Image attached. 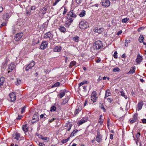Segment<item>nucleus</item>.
<instances>
[{
	"mask_svg": "<svg viewBox=\"0 0 146 146\" xmlns=\"http://www.w3.org/2000/svg\"><path fill=\"white\" fill-rule=\"evenodd\" d=\"M93 46L94 48L95 49V50H98L102 48L103 44L100 40H98L94 43Z\"/></svg>",
	"mask_w": 146,
	"mask_h": 146,
	"instance_id": "nucleus-1",
	"label": "nucleus"
},
{
	"mask_svg": "<svg viewBox=\"0 0 146 146\" xmlns=\"http://www.w3.org/2000/svg\"><path fill=\"white\" fill-rule=\"evenodd\" d=\"M89 26L88 23L85 21H81L79 23V27L81 29L87 28Z\"/></svg>",
	"mask_w": 146,
	"mask_h": 146,
	"instance_id": "nucleus-2",
	"label": "nucleus"
},
{
	"mask_svg": "<svg viewBox=\"0 0 146 146\" xmlns=\"http://www.w3.org/2000/svg\"><path fill=\"white\" fill-rule=\"evenodd\" d=\"M23 35V33H19L16 34L15 36L14 39L17 42L20 40V39Z\"/></svg>",
	"mask_w": 146,
	"mask_h": 146,
	"instance_id": "nucleus-3",
	"label": "nucleus"
},
{
	"mask_svg": "<svg viewBox=\"0 0 146 146\" xmlns=\"http://www.w3.org/2000/svg\"><path fill=\"white\" fill-rule=\"evenodd\" d=\"M53 35L51 33V31H50L45 34L44 35V38H49V39L52 40L53 38Z\"/></svg>",
	"mask_w": 146,
	"mask_h": 146,
	"instance_id": "nucleus-4",
	"label": "nucleus"
},
{
	"mask_svg": "<svg viewBox=\"0 0 146 146\" xmlns=\"http://www.w3.org/2000/svg\"><path fill=\"white\" fill-rule=\"evenodd\" d=\"M39 119V117L38 114L37 113L35 114L33 117V118L31 120V122L32 123H34L37 122Z\"/></svg>",
	"mask_w": 146,
	"mask_h": 146,
	"instance_id": "nucleus-5",
	"label": "nucleus"
},
{
	"mask_svg": "<svg viewBox=\"0 0 146 146\" xmlns=\"http://www.w3.org/2000/svg\"><path fill=\"white\" fill-rule=\"evenodd\" d=\"M35 65V62L33 60L25 68L26 71H28L29 69H31Z\"/></svg>",
	"mask_w": 146,
	"mask_h": 146,
	"instance_id": "nucleus-6",
	"label": "nucleus"
},
{
	"mask_svg": "<svg viewBox=\"0 0 146 146\" xmlns=\"http://www.w3.org/2000/svg\"><path fill=\"white\" fill-rule=\"evenodd\" d=\"M69 16L72 18H75L76 17L77 15L74 13L73 10H72L68 13L67 16V19L69 18Z\"/></svg>",
	"mask_w": 146,
	"mask_h": 146,
	"instance_id": "nucleus-7",
	"label": "nucleus"
},
{
	"mask_svg": "<svg viewBox=\"0 0 146 146\" xmlns=\"http://www.w3.org/2000/svg\"><path fill=\"white\" fill-rule=\"evenodd\" d=\"M66 21L64 25L65 27H69L71 23L73 21V20L72 18H70V17H69V18Z\"/></svg>",
	"mask_w": 146,
	"mask_h": 146,
	"instance_id": "nucleus-8",
	"label": "nucleus"
},
{
	"mask_svg": "<svg viewBox=\"0 0 146 146\" xmlns=\"http://www.w3.org/2000/svg\"><path fill=\"white\" fill-rule=\"evenodd\" d=\"M102 5L106 7H109L110 5V1L108 0H103L102 3Z\"/></svg>",
	"mask_w": 146,
	"mask_h": 146,
	"instance_id": "nucleus-9",
	"label": "nucleus"
},
{
	"mask_svg": "<svg viewBox=\"0 0 146 146\" xmlns=\"http://www.w3.org/2000/svg\"><path fill=\"white\" fill-rule=\"evenodd\" d=\"M88 121V119L86 118H83L80 120L77 123L78 125L80 126L81 125L83 124L84 123L87 121Z\"/></svg>",
	"mask_w": 146,
	"mask_h": 146,
	"instance_id": "nucleus-10",
	"label": "nucleus"
},
{
	"mask_svg": "<svg viewBox=\"0 0 146 146\" xmlns=\"http://www.w3.org/2000/svg\"><path fill=\"white\" fill-rule=\"evenodd\" d=\"M102 140V136L99 132H98L96 138V141L98 142H101Z\"/></svg>",
	"mask_w": 146,
	"mask_h": 146,
	"instance_id": "nucleus-11",
	"label": "nucleus"
},
{
	"mask_svg": "<svg viewBox=\"0 0 146 146\" xmlns=\"http://www.w3.org/2000/svg\"><path fill=\"white\" fill-rule=\"evenodd\" d=\"M10 100L11 102L15 101L16 99V96L15 93L14 92L11 93L9 95Z\"/></svg>",
	"mask_w": 146,
	"mask_h": 146,
	"instance_id": "nucleus-12",
	"label": "nucleus"
},
{
	"mask_svg": "<svg viewBox=\"0 0 146 146\" xmlns=\"http://www.w3.org/2000/svg\"><path fill=\"white\" fill-rule=\"evenodd\" d=\"M15 67L14 64L13 63H11L8 66V73L12 71Z\"/></svg>",
	"mask_w": 146,
	"mask_h": 146,
	"instance_id": "nucleus-13",
	"label": "nucleus"
},
{
	"mask_svg": "<svg viewBox=\"0 0 146 146\" xmlns=\"http://www.w3.org/2000/svg\"><path fill=\"white\" fill-rule=\"evenodd\" d=\"M143 105V101L141 100L138 103L137 107V109L138 111H139L142 108Z\"/></svg>",
	"mask_w": 146,
	"mask_h": 146,
	"instance_id": "nucleus-14",
	"label": "nucleus"
},
{
	"mask_svg": "<svg viewBox=\"0 0 146 146\" xmlns=\"http://www.w3.org/2000/svg\"><path fill=\"white\" fill-rule=\"evenodd\" d=\"M48 43L47 41H45L42 42L40 46V47L42 49H44L47 46Z\"/></svg>",
	"mask_w": 146,
	"mask_h": 146,
	"instance_id": "nucleus-15",
	"label": "nucleus"
},
{
	"mask_svg": "<svg viewBox=\"0 0 146 146\" xmlns=\"http://www.w3.org/2000/svg\"><path fill=\"white\" fill-rule=\"evenodd\" d=\"M62 48L60 46H56L53 49V51L55 52H58L61 51Z\"/></svg>",
	"mask_w": 146,
	"mask_h": 146,
	"instance_id": "nucleus-16",
	"label": "nucleus"
},
{
	"mask_svg": "<svg viewBox=\"0 0 146 146\" xmlns=\"http://www.w3.org/2000/svg\"><path fill=\"white\" fill-rule=\"evenodd\" d=\"M142 58L141 56L139 54H138L137 56V57L136 59L137 63L138 64H139L142 61Z\"/></svg>",
	"mask_w": 146,
	"mask_h": 146,
	"instance_id": "nucleus-17",
	"label": "nucleus"
},
{
	"mask_svg": "<svg viewBox=\"0 0 146 146\" xmlns=\"http://www.w3.org/2000/svg\"><path fill=\"white\" fill-rule=\"evenodd\" d=\"M104 31V29L103 28L98 29V28H95L94 29V31L95 32L98 33L100 34L102 33Z\"/></svg>",
	"mask_w": 146,
	"mask_h": 146,
	"instance_id": "nucleus-18",
	"label": "nucleus"
},
{
	"mask_svg": "<svg viewBox=\"0 0 146 146\" xmlns=\"http://www.w3.org/2000/svg\"><path fill=\"white\" fill-rule=\"evenodd\" d=\"M137 115H134L131 120H129L130 123H133L136 122L137 121Z\"/></svg>",
	"mask_w": 146,
	"mask_h": 146,
	"instance_id": "nucleus-19",
	"label": "nucleus"
},
{
	"mask_svg": "<svg viewBox=\"0 0 146 146\" xmlns=\"http://www.w3.org/2000/svg\"><path fill=\"white\" fill-rule=\"evenodd\" d=\"M46 9L45 8H42L39 11V14L41 15H43L46 13Z\"/></svg>",
	"mask_w": 146,
	"mask_h": 146,
	"instance_id": "nucleus-20",
	"label": "nucleus"
},
{
	"mask_svg": "<svg viewBox=\"0 0 146 146\" xmlns=\"http://www.w3.org/2000/svg\"><path fill=\"white\" fill-rule=\"evenodd\" d=\"M78 131L76 129L74 130L70 134V137H73L74 136H75L76 135V133L78 132Z\"/></svg>",
	"mask_w": 146,
	"mask_h": 146,
	"instance_id": "nucleus-21",
	"label": "nucleus"
},
{
	"mask_svg": "<svg viewBox=\"0 0 146 146\" xmlns=\"http://www.w3.org/2000/svg\"><path fill=\"white\" fill-rule=\"evenodd\" d=\"M69 100V97L67 96L63 100L62 102L61 103V104L63 105L67 103L68 101Z\"/></svg>",
	"mask_w": 146,
	"mask_h": 146,
	"instance_id": "nucleus-22",
	"label": "nucleus"
},
{
	"mask_svg": "<svg viewBox=\"0 0 146 146\" xmlns=\"http://www.w3.org/2000/svg\"><path fill=\"white\" fill-rule=\"evenodd\" d=\"M66 92L64 91H61L59 94V97L60 98H62L65 95Z\"/></svg>",
	"mask_w": 146,
	"mask_h": 146,
	"instance_id": "nucleus-23",
	"label": "nucleus"
},
{
	"mask_svg": "<svg viewBox=\"0 0 146 146\" xmlns=\"http://www.w3.org/2000/svg\"><path fill=\"white\" fill-rule=\"evenodd\" d=\"M59 30L61 32L64 33L65 32L66 28L62 26H60L59 28Z\"/></svg>",
	"mask_w": 146,
	"mask_h": 146,
	"instance_id": "nucleus-24",
	"label": "nucleus"
},
{
	"mask_svg": "<svg viewBox=\"0 0 146 146\" xmlns=\"http://www.w3.org/2000/svg\"><path fill=\"white\" fill-rule=\"evenodd\" d=\"M13 137L15 139L17 140H18L20 138V134L18 133L15 134L13 135Z\"/></svg>",
	"mask_w": 146,
	"mask_h": 146,
	"instance_id": "nucleus-25",
	"label": "nucleus"
},
{
	"mask_svg": "<svg viewBox=\"0 0 146 146\" xmlns=\"http://www.w3.org/2000/svg\"><path fill=\"white\" fill-rule=\"evenodd\" d=\"M23 130L25 132H27L28 131V127L27 124L24 125L22 127Z\"/></svg>",
	"mask_w": 146,
	"mask_h": 146,
	"instance_id": "nucleus-26",
	"label": "nucleus"
},
{
	"mask_svg": "<svg viewBox=\"0 0 146 146\" xmlns=\"http://www.w3.org/2000/svg\"><path fill=\"white\" fill-rule=\"evenodd\" d=\"M5 78L3 77H1L0 78V86L3 85V84L5 81Z\"/></svg>",
	"mask_w": 146,
	"mask_h": 146,
	"instance_id": "nucleus-27",
	"label": "nucleus"
},
{
	"mask_svg": "<svg viewBox=\"0 0 146 146\" xmlns=\"http://www.w3.org/2000/svg\"><path fill=\"white\" fill-rule=\"evenodd\" d=\"M111 94V93L110 92V91L109 90H107L106 92L105 95V98H106L109 96H110Z\"/></svg>",
	"mask_w": 146,
	"mask_h": 146,
	"instance_id": "nucleus-28",
	"label": "nucleus"
},
{
	"mask_svg": "<svg viewBox=\"0 0 146 146\" xmlns=\"http://www.w3.org/2000/svg\"><path fill=\"white\" fill-rule=\"evenodd\" d=\"M144 37L143 35H141L139 38V40L140 43L143 42Z\"/></svg>",
	"mask_w": 146,
	"mask_h": 146,
	"instance_id": "nucleus-29",
	"label": "nucleus"
},
{
	"mask_svg": "<svg viewBox=\"0 0 146 146\" xmlns=\"http://www.w3.org/2000/svg\"><path fill=\"white\" fill-rule=\"evenodd\" d=\"M86 15V12L84 10H83L79 14V15L81 17H83Z\"/></svg>",
	"mask_w": 146,
	"mask_h": 146,
	"instance_id": "nucleus-30",
	"label": "nucleus"
},
{
	"mask_svg": "<svg viewBox=\"0 0 146 146\" xmlns=\"http://www.w3.org/2000/svg\"><path fill=\"white\" fill-rule=\"evenodd\" d=\"M88 83L87 81H84L81 82L80 83H79L78 84L79 87H80V86L84 84H87Z\"/></svg>",
	"mask_w": 146,
	"mask_h": 146,
	"instance_id": "nucleus-31",
	"label": "nucleus"
},
{
	"mask_svg": "<svg viewBox=\"0 0 146 146\" xmlns=\"http://www.w3.org/2000/svg\"><path fill=\"white\" fill-rule=\"evenodd\" d=\"M9 17V14L8 13H5L3 15V18L5 20Z\"/></svg>",
	"mask_w": 146,
	"mask_h": 146,
	"instance_id": "nucleus-32",
	"label": "nucleus"
},
{
	"mask_svg": "<svg viewBox=\"0 0 146 146\" xmlns=\"http://www.w3.org/2000/svg\"><path fill=\"white\" fill-rule=\"evenodd\" d=\"M60 85V83L59 82H57L55 83L54 84L52 85L51 86V88H53L55 87L58 86Z\"/></svg>",
	"mask_w": 146,
	"mask_h": 146,
	"instance_id": "nucleus-33",
	"label": "nucleus"
},
{
	"mask_svg": "<svg viewBox=\"0 0 146 146\" xmlns=\"http://www.w3.org/2000/svg\"><path fill=\"white\" fill-rule=\"evenodd\" d=\"M135 71V69L134 68H133L130 70L129 72H128V74H131L134 73Z\"/></svg>",
	"mask_w": 146,
	"mask_h": 146,
	"instance_id": "nucleus-34",
	"label": "nucleus"
},
{
	"mask_svg": "<svg viewBox=\"0 0 146 146\" xmlns=\"http://www.w3.org/2000/svg\"><path fill=\"white\" fill-rule=\"evenodd\" d=\"M70 139V137H68L67 139H64L61 141V142L63 144H64L68 142Z\"/></svg>",
	"mask_w": 146,
	"mask_h": 146,
	"instance_id": "nucleus-35",
	"label": "nucleus"
},
{
	"mask_svg": "<svg viewBox=\"0 0 146 146\" xmlns=\"http://www.w3.org/2000/svg\"><path fill=\"white\" fill-rule=\"evenodd\" d=\"M102 117L103 116L102 115H101L100 116L99 118V122L100 123V124H102V123H103V119H102Z\"/></svg>",
	"mask_w": 146,
	"mask_h": 146,
	"instance_id": "nucleus-36",
	"label": "nucleus"
},
{
	"mask_svg": "<svg viewBox=\"0 0 146 146\" xmlns=\"http://www.w3.org/2000/svg\"><path fill=\"white\" fill-rule=\"evenodd\" d=\"M129 20V18H125L123 19L121 21L123 23H126L127 21Z\"/></svg>",
	"mask_w": 146,
	"mask_h": 146,
	"instance_id": "nucleus-37",
	"label": "nucleus"
},
{
	"mask_svg": "<svg viewBox=\"0 0 146 146\" xmlns=\"http://www.w3.org/2000/svg\"><path fill=\"white\" fill-rule=\"evenodd\" d=\"M56 110V107L54 106H53L50 108V110L51 111H55Z\"/></svg>",
	"mask_w": 146,
	"mask_h": 146,
	"instance_id": "nucleus-38",
	"label": "nucleus"
},
{
	"mask_svg": "<svg viewBox=\"0 0 146 146\" xmlns=\"http://www.w3.org/2000/svg\"><path fill=\"white\" fill-rule=\"evenodd\" d=\"M79 37L77 36L74 37L73 38V40L76 42H78V41Z\"/></svg>",
	"mask_w": 146,
	"mask_h": 146,
	"instance_id": "nucleus-39",
	"label": "nucleus"
},
{
	"mask_svg": "<svg viewBox=\"0 0 146 146\" xmlns=\"http://www.w3.org/2000/svg\"><path fill=\"white\" fill-rule=\"evenodd\" d=\"M121 95V96L124 97V98L126 99L127 98V97L125 95V94L124 92L123 91L120 92Z\"/></svg>",
	"mask_w": 146,
	"mask_h": 146,
	"instance_id": "nucleus-40",
	"label": "nucleus"
},
{
	"mask_svg": "<svg viewBox=\"0 0 146 146\" xmlns=\"http://www.w3.org/2000/svg\"><path fill=\"white\" fill-rule=\"evenodd\" d=\"M130 42V40H126L125 42V46H127L128 45V43Z\"/></svg>",
	"mask_w": 146,
	"mask_h": 146,
	"instance_id": "nucleus-41",
	"label": "nucleus"
},
{
	"mask_svg": "<svg viewBox=\"0 0 146 146\" xmlns=\"http://www.w3.org/2000/svg\"><path fill=\"white\" fill-rule=\"evenodd\" d=\"M21 83V80L19 79H17L16 82H15L16 84L18 85H19Z\"/></svg>",
	"mask_w": 146,
	"mask_h": 146,
	"instance_id": "nucleus-42",
	"label": "nucleus"
},
{
	"mask_svg": "<svg viewBox=\"0 0 146 146\" xmlns=\"http://www.w3.org/2000/svg\"><path fill=\"white\" fill-rule=\"evenodd\" d=\"M120 70L117 67L115 68L113 70V71L114 72H118Z\"/></svg>",
	"mask_w": 146,
	"mask_h": 146,
	"instance_id": "nucleus-43",
	"label": "nucleus"
},
{
	"mask_svg": "<svg viewBox=\"0 0 146 146\" xmlns=\"http://www.w3.org/2000/svg\"><path fill=\"white\" fill-rule=\"evenodd\" d=\"M91 96L92 97V98H97L96 94L95 92H93Z\"/></svg>",
	"mask_w": 146,
	"mask_h": 146,
	"instance_id": "nucleus-44",
	"label": "nucleus"
},
{
	"mask_svg": "<svg viewBox=\"0 0 146 146\" xmlns=\"http://www.w3.org/2000/svg\"><path fill=\"white\" fill-rule=\"evenodd\" d=\"M7 64V61H4L2 64V67L4 68V67H5Z\"/></svg>",
	"mask_w": 146,
	"mask_h": 146,
	"instance_id": "nucleus-45",
	"label": "nucleus"
},
{
	"mask_svg": "<svg viewBox=\"0 0 146 146\" xmlns=\"http://www.w3.org/2000/svg\"><path fill=\"white\" fill-rule=\"evenodd\" d=\"M76 62L75 61H73L71 62L70 64V66H74L76 64Z\"/></svg>",
	"mask_w": 146,
	"mask_h": 146,
	"instance_id": "nucleus-46",
	"label": "nucleus"
},
{
	"mask_svg": "<svg viewBox=\"0 0 146 146\" xmlns=\"http://www.w3.org/2000/svg\"><path fill=\"white\" fill-rule=\"evenodd\" d=\"M117 51H115L114 52V53L113 54V56L114 58H117Z\"/></svg>",
	"mask_w": 146,
	"mask_h": 146,
	"instance_id": "nucleus-47",
	"label": "nucleus"
},
{
	"mask_svg": "<svg viewBox=\"0 0 146 146\" xmlns=\"http://www.w3.org/2000/svg\"><path fill=\"white\" fill-rule=\"evenodd\" d=\"M26 106H25L22 108L21 111V113H23V112L25 111V109H26Z\"/></svg>",
	"mask_w": 146,
	"mask_h": 146,
	"instance_id": "nucleus-48",
	"label": "nucleus"
},
{
	"mask_svg": "<svg viewBox=\"0 0 146 146\" xmlns=\"http://www.w3.org/2000/svg\"><path fill=\"white\" fill-rule=\"evenodd\" d=\"M91 100L93 102H96V98H92V97L91 96Z\"/></svg>",
	"mask_w": 146,
	"mask_h": 146,
	"instance_id": "nucleus-49",
	"label": "nucleus"
},
{
	"mask_svg": "<svg viewBox=\"0 0 146 146\" xmlns=\"http://www.w3.org/2000/svg\"><path fill=\"white\" fill-rule=\"evenodd\" d=\"M60 0H56L55 3L53 4V6H55Z\"/></svg>",
	"mask_w": 146,
	"mask_h": 146,
	"instance_id": "nucleus-50",
	"label": "nucleus"
},
{
	"mask_svg": "<svg viewBox=\"0 0 146 146\" xmlns=\"http://www.w3.org/2000/svg\"><path fill=\"white\" fill-rule=\"evenodd\" d=\"M82 1V0H76V2L77 4H80Z\"/></svg>",
	"mask_w": 146,
	"mask_h": 146,
	"instance_id": "nucleus-51",
	"label": "nucleus"
},
{
	"mask_svg": "<svg viewBox=\"0 0 146 146\" xmlns=\"http://www.w3.org/2000/svg\"><path fill=\"white\" fill-rule=\"evenodd\" d=\"M36 8V7L35 6H32L31 7V9L32 10H34Z\"/></svg>",
	"mask_w": 146,
	"mask_h": 146,
	"instance_id": "nucleus-52",
	"label": "nucleus"
},
{
	"mask_svg": "<svg viewBox=\"0 0 146 146\" xmlns=\"http://www.w3.org/2000/svg\"><path fill=\"white\" fill-rule=\"evenodd\" d=\"M41 139H42L43 140H46V141H47L48 140V137H42L41 138Z\"/></svg>",
	"mask_w": 146,
	"mask_h": 146,
	"instance_id": "nucleus-53",
	"label": "nucleus"
},
{
	"mask_svg": "<svg viewBox=\"0 0 146 146\" xmlns=\"http://www.w3.org/2000/svg\"><path fill=\"white\" fill-rule=\"evenodd\" d=\"M144 29V28L143 27H141L139 28L138 29H137V31L138 32H139L141 31V30H143V29Z\"/></svg>",
	"mask_w": 146,
	"mask_h": 146,
	"instance_id": "nucleus-54",
	"label": "nucleus"
},
{
	"mask_svg": "<svg viewBox=\"0 0 146 146\" xmlns=\"http://www.w3.org/2000/svg\"><path fill=\"white\" fill-rule=\"evenodd\" d=\"M142 122L143 123H146V119H143L142 120Z\"/></svg>",
	"mask_w": 146,
	"mask_h": 146,
	"instance_id": "nucleus-55",
	"label": "nucleus"
},
{
	"mask_svg": "<svg viewBox=\"0 0 146 146\" xmlns=\"http://www.w3.org/2000/svg\"><path fill=\"white\" fill-rule=\"evenodd\" d=\"M67 11V9L65 8H64V10L63 12V15H64L66 14V13Z\"/></svg>",
	"mask_w": 146,
	"mask_h": 146,
	"instance_id": "nucleus-56",
	"label": "nucleus"
},
{
	"mask_svg": "<svg viewBox=\"0 0 146 146\" xmlns=\"http://www.w3.org/2000/svg\"><path fill=\"white\" fill-rule=\"evenodd\" d=\"M80 111L78 109H76V110L75 111V113L76 114H78Z\"/></svg>",
	"mask_w": 146,
	"mask_h": 146,
	"instance_id": "nucleus-57",
	"label": "nucleus"
},
{
	"mask_svg": "<svg viewBox=\"0 0 146 146\" xmlns=\"http://www.w3.org/2000/svg\"><path fill=\"white\" fill-rule=\"evenodd\" d=\"M6 25V23L3 22L1 25V27L5 26Z\"/></svg>",
	"mask_w": 146,
	"mask_h": 146,
	"instance_id": "nucleus-58",
	"label": "nucleus"
},
{
	"mask_svg": "<svg viewBox=\"0 0 146 146\" xmlns=\"http://www.w3.org/2000/svg\"><path fill=\"white\" fill-rule=\"evenodd\" d=\"M39 145V146H46L44 143H40Z\"/></svg>",
	"mask_w": 146,
	"mask_h": 146,
	"instance_id": "nucleus-59",
	"label": "nucleus"
},
{
	"mask_svg": "<svg viewBox=\"0 0 146 146\" xmlns=\"http://www.w3.org/2000/svg\"><path fill=\"white\" fill-rule=\"evenodd\" d=\"M107 100L110 103H111L112 100V99L111 98H107Z\"/></svg>",
	"mask_w": 146,
	"mask_h": 146,
	"instance_id": "nucleus-60",
	"label": "nucleus"
},
{
	"mask_svg": "<svg viewBox=\"0 0 146 146\" xmlns=\"http://www.w3.org/2000/svg\"><path fill=\"white\" fill-rule=\"evenodd\" d=\"M56 119L54 118H53V119H50V120H49V122H50V123H51L52 122V121H54V120L55 119Z\"/></svg>",
	"mask_w": 146,
	"mask_h": 146,
	"instance_id": "nucleus-61",
	"label": "nucleus"
},
{
	"mask_svg": "<svg viewBox=\"0 0 146 146\" xmlns=\"http://www.w3.org/2000/svg\"><path fill=\"white\" fill-rule=\"evenodd\" d=\"M21 119V116L20 115H19L18 116V117L16 118V119L17 120H19L20 119Z\"/></svg>",
	"mask_w": 146,
	"mask_h": 146,
	"instance_id": "nucleus-62",
	"label": "nucleus"
},
{
	"mask_svg": "<svg viewBox=\"0 0 146 146\" xmlns=\"http://www.w3.org/2000/svg\"><path fill=\"white\" fill-rule=\"evenodd\" d=\"M122 33V31H119L118 32L117 34V35H119L121 33Z\"/></svg>",
	"mask_w": 146,
	"mask_h": 146,
	"instance_id": "nucleus-63",
	"label": "nucleus"
},
{
	"mask_svg": "<svg viewBox=\"0 0 146 146\" xmlns=\"http://www.w3.org/2000/svg\"><path fill=\"white\" fill-rule=\"evenodd\" d=\"M101 61V59L100 58H98L96 60V62L97 63H99Z\"/></svg>",
	"mask_w": 146,
	"mask_h": 146,
	"instance_id": "nucleus-64",
	"label": "nucleus"
}]
</instances>
